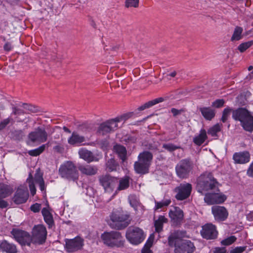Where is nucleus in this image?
<instances>
[{"instance_id": "f257e3e1", "label": "nucleus", "mask_w": 253, "mask_h": 253, "mask_svg": "<svg viewBox=\"0 0 253 253\" xmlns=\"http://www.w3.org/2000/svg\"><path fill=\"white\" fill-rule=\"evenodd\" d=\"M218 182L211 173L205 172L199 177L197 185L198 192L204 195L210 190L219 191Z\"/></svg>"}, {"instance_id": "f03ea898", "label": "nucleus", "mask_w": 253, "mask_h": 253, "mask_svg": "<svg viewBox=\"0 0 253 253\" xmlns=\"http://www.w3.org/2000/svg\"><path fill=\"white\" fill-rule=\"evenodd\" d=\"M109 226L112 229L123 230L130 224L129 214L121 211H113L110 215Z\"/></svg>"}, {"instance_id": "7ed1b4c3", "label": "nucleus", "mask_w": 253, "mask_h": 253, "mask_svg": "<svg viewBox=\"0 0 253 253\" xmlns=\"http://www.w3.org/2000/svg\"><path fill=\"white\" fill-rule=\"evenodd\" d=\"M232 118L241 122L244 129L248 131H253V115L245 108H239L232 112Z\"/></svg>"}, {"instance_id": "20e7f679", "label": "nucleus", "mask_w": 253, "mask_h": 253, "mask_svg": "<svg viewBox=\"0 0 253 253\" xmlns=\"http://www.w3.org/2000/svg\"><path fill=\"white\" fill-rule=\"evenodd\" d=\"M138 160L134 165V170L136 173L144 174L148 173L151 162L153 159L152 154L148 151H144L139 154Z\"/></svg>"}, {"instance_id": "39448f33", "label": "nucleus", "mask_w": 253, "mask_h": 253, "mask_svg": "<svg viewBox=\"0 0 253 253\" xmlns=\"http://www.w3.org/2000/svg\"><path fill=\"white\" fill-rule=\"evenodd\" d=\"M101 238L104 244L111 248L121 247L124 245L121 233L118 231L104 232Z\"/></svg>"}, {"instance_id": "423d86ee", "label": "nucleus", "mask_w": 253, "mask_h": 253, "mask_svg": "<svg viewBox=\"0 0 253 253\" xmlns=\"http://www.w3.org/2000/svg\"><path fill=\"white\" fill-rule=\"evenodd\" d=\"M60 176L69 180H75L78 178L79 173L75 165L67 161L61 165L59 169Z\"/></svg>"}, {"instance_id": "0eeeda50", "label": "nucleus", "mask_w": 253, "mask_h": 253, "mask_svg": "<svg viewBox=\"0 0 253 253\" xmlns=\"http://www.w3.org/2000/svg\"><path fill=\"white\" fill-rule=\"evenodd\" d=\"M126 237L131 244L135 245L141 243L145 238L143 231L135 226H130L127 229Z\"/></svg>"}, {"instance_id": "6e6552de", "label": "nucleus", "mask_w": 253, "mask_h": 253, "mask_svg": "<svg viewBox=\"0 0 253 253\" xmlns=\"http://www.w3.org/2000/svg\"><path fill=\"white\" fill-rule=\"evenodd\" d=\"M47 236L45 227L41 224L35 225L32 231L31 242L35 244L42 245L45 243Z\"/></svg>"}, {"instance_id": "1a4fd4ad", "label": "nucleus", "mask_w": 253, "mask_h": 253, "mask_svg": "<svg viewBox=\"0 0 253 253\" xmlns=\"http://www.w3.org/2000/svg\"><path fill=\"white\" fill-rule=\"evenodd\" d=\"M192 169L193 163L188 159L181 160L175 168L177 175L181 178H187Z\"/></svg>"}, {"instance_id": "9d476101", "label": "nucleus", "mask_w": 253, "mask_h": 253, "mask_svg": "<svg viewBox=\"0 0 253 253\" xmlns=\"http://www.w3.org/2000/svg\"><path fill=\"white\" fill-rule=\"evenodd\" d=\"M100 184L103 187L105 192L112 193L118 183V179L109 174H103L98 178Z\"/></svg>"}, {"instance_id": "9b49d317", "label": "nucleus", "mask_w": 253, "mask_h": 253, "mask_svg": "<svg viewBox=\"0 0 253 253\" xmlns=\"http://www.w3.org/2000/svg\"><path fill=\"white\" fill-rule=\"evenodd\" d=\"M200 234L202 238L205 239L214 240L217 238L218 233L216 226L209 223L202 226Z\"/></svg>"}, {"instance_id": "f8f14e48", "label": "nucleus", "mask_w": 253, "mask_h": 253, "mask_svg": "<svg viewBox=\"0 0 253 253\" xmlns=\"http://www.w3.org/2000/svg\"><path fill=\"white\" fill-rule=\"evenodd\" d=\"M28 137L32 142L43 143L47 140L48 134L44 128L39 126L31 131Z\"/></svg>"}, {"instance_id": "ddd939ff", "label": "nucleus", "mask_w": 253, "mask_h": 253, "mask_svg": "<svg viewBox=\"0 0 253 253\" xmlns=\"http://www.w3.org/2000/svg\"><path fill=\"white\" fill-rule=\"evenodd\" d=\"M195 250L194 245L190 240L175 241V253H192Z\"/></svg>"}, {"instance_id": "4468645a", "label": "nucleus", "mask_w": 253, "mask_h": 253, "mask_svg": "<svg viewBox=\"0 0 253 253\" xmlns=\"http://www.w3.org/2000/svg\"><path fill=\"white\" fill-rule=\"evenodd\" d=\"M11 234L21 245L30 246L31 238L28 232L18 229H13L11 231Z\"/></svg>"}, {"instance_id": "2eb2a0df", "label": "nucleus", "mask_w": 253, "mask_h": 253, "mask_svg": "<svg viewBox=\"0 0 253 253\" xmlns=\"http://www.w3.org/2000/svg\"><path fill=\"white\" fill-rule=\"evenodd\" d=\"M34 181L38 183L41 191H44L45 188L44 180L42 177V175L37 173L35 174V179H33V176L31 173L29 175V177L27 179V182L29 184V186L31 194L34 196L36 192V189L34 184Z\"/></svg>"}, {"instance_id": "dca6fc26", "label": "nucleus", "mask_w": 253, "mask_h": 253, "mask_svg": "<svg viewBox=\"0 0 253 253\" xmlns=\"http://www.w3.org/2000/svg\"><path fill=\"white\" fill-rule=\"evenodd\" d=\"M174 98V96L172 93L169 95H166L164 97H161L149 101L146 103H145L143 105L140 106L138 110L139 111H142L146 108H148L149 107H152V106L156 105L158 103L165 101L168 102V105L170 106L173 104V100Z\"/></svg>"}, {"instance_id": "f3484780", "label": "nucleus", "mask_w": 253, "mask_h": 253, "mask_svg": "<svg viewBox=\"0 0 253 253\" xmlns=\"http://www.w3.org/2000/svg\"><path fill=\"white\" fill-rule=\"evenodd\" d=\"M213 193H206L204 197L205 202L209 205L223 203L226 199V197L218 193V191H213Z\"/></svg>"}, {"instance_id": "a211bd4d", "label": "nucleus", "mask_w": 253, "mask_h": 253, "mask_svg": "<svg viewBox=\"0 0 253 253\" xmlns=\"http://www.w3.org/2000/svg\"><path fill=\"white\" fill-rule=\"evenodd\" d=\"M118 127V124H117L114 119H113L101 123L99 125L97 132L99 134L104 135L114 131Z\"/></svg>"}, {"instance_id": "6ab92c4d", "label": "nucleus", "mask_w": 253, "mask_h": 253, "mask_svg": "<svg viewBox=\"0 0 253 253\" xmlns=\"http://www.w3.org/2000/svg\"><path fill=\"white\" fill-rule=\"evenodd\" d=\"M29 197V193L26 186H20L15 192L13 201L17 204L25 203Z\"/></svg>"}, {"instance_id": "aec40b11", "label": "nucleus", "mask_w": 253, "mask_h": 253, "mask_svg": "<svg viewBox=\"0 0 253 253\" xmlns=\"http://www.w3.org/2000/svg\"><path fill=\"white\" fill-rule=\"evenodd\" d=\"M211 212L214 219L218 221L225 220L228 215V212L225 208L219 206H213L211 207Z\"/></svg>"}, {"instance_id": "412c9836", "label": "nucleus", "mask_w": 253, "mask_h": 253, "mask_svg": "<svg viewBox=\"0 0 253 253\" xmlns=\"http://www.w3.org/2000/svg\"><path fill=\"white\" fill-rule=\"evenodd\" d=\"M178 192L175 197L179 200L187 199L190 196L192 191V185L189 183L181 184L177 187Z\"/></svg>"}, {"instance_id": "4be33fe9", "label": "nucleus", "mask_w": 253, "mask_h": 253, "mask_svg": "<svg viewBox=\"0 0 253 253\" xmlns=\"http://www.w3.org/2000/svg\"><path fill=\"white\" fill-rule=\"evenodd\" d=\"M83 246V240L81 238L68 240L66 242V249L68 252H74L81 249Z\"/></svg>"}, {"instance_id": "5701e85b", "label": "nucleus", "mask_w": 253, "mask_h": 253, "mask_svg": "<svg viewBox=\"0 0 253 253\" xmlns=\"http://www.w3.org/2000/svg\"><path fill=\"white\" fill-rule=\"evenodd\" d=\"M233 159L236 164H246L250 160V154L247 151L236 152L233 155Z\"/></svg>"}, {"instance_id": "b1692460", "label": "nucleus", "mask_w": 253, "mask_h": 253, "mask_svg": "<svg viewBox=\"0 0 253 253\" xmlns=\"http://www.w3.org/2000/svg\"><path fill=\"white\" fill-rule=\"evenodd\" d=\"M79 155L80 157L87 163H90L93 161L97 162L98 159L94 155V154L90 151L85 149L82 148L79 151Z\"/></svg>"}, {"instance_id": "393cba45", "label": "nucleus", "mask_w": 253, "mask_h": 253, "mask_svg": "<svg viewBox=\"0 0 253 253\" xmlns=\"http://www.w3.org/2000/svg\"><path fill=\"white\" fill-rule=\"evenodd\" d=\"M78 169L83 174L88 176L94 175L96 174L98 171L97 167L93 165H80Z\"/></svg>"}, {"instance_id": "a878e982", "label": "nucleus", "mask_w": 253, "mask_h": 253, "mask_svg": "<svg viewBox=\"0 0 253 253\" xmlns=\"http://www.w3.org/2000/svg\"><path fill=\"white\" fill-rule=\"evenodd\" d=\"M0 251L6 253H17V250L16 246L9 243L6 240H3L0 243Z\"/></svg>"}, {"instance_id": "bb28decb", "label": "nucleus", "mask_w": 253, "mask_h": 253, "mask_svg": "<svg viewBox=\"0 0 253 253\" xmlns=\"http://www.w3.org/2000/svg\"><path fill=\"white\" fill-rule=\"evenodd\" d=\"M203 117L208 121L211 120L215 115V110L211 107H203L199 109Z\"/></svg>"}, {"instance_id": "cd10ccee", "label": "nucleus", "mask_w": 253, "mask_h": 253, "mask_svg": "<svg viewBox=\"0 0 253 253\" xmlns=\"http://www.w3.org/2000/svg\"><path fill=\"white\" fill-rule=\"evenodd\" d=\"M113 151L123 162L126 160L127 151L125 147L120 144H116L113 147Z\"/></svg>"}, {"instance_id": "c85d7f7f", "label": "nucleus", "mask_w": 253, "mask_h": 253, "mask_svg": "<svg viewBox=\"0 0 253 253\" xmlns=\"http://www.w3.org/2000/svg\"><path fill=\"white\" fill-rule=\"evenodd\" d=\"M84 141H85L84 137L80 135L75 132H73L72 135L68 139V143L72 145H79Z\"/></svg>"}, {"instance_id": "c756f323", "label": "nucleus", "mask_w": 253, "mask_h": 253, "mask_svg": "<svg viewBox=\"0 0 253 253\" xmlns=\"http://www.w3.org/2000/svg\"><path fill=\"white\" fill-rule=\"evenodd\" d=\"M207 138V132L204 129L200 131L199 134L193 138L194 143L197 145H201Z\"/></svg>"}, {"instance_id": "7c9ffc66", "label": "nucleus", "mask_w": 253, "mask_h": 253, "mask_svg": "<svg viewBox=\"0 0 253 253\" xmlns=\"http://www.w3.org/2000/svg\"><path fill=\"white\" fill-rule=\"evenodd\" d=\"M184 222V213L178 207H175V226L181 225Z\"/></svg>"}, {"instance_id": "2f4dec72", "label": "nucleus", "mask_w": 253, "mask_h": 253, "mask_svg": "<svg viewBox=\"0 0 253 253\" xmlns=\"http://www.w3.org/2000/svg\"><path fill=\"white\" fill-rule=\"evenodd\" d=\"M45 222L48 225L49 228L52 227L53 224L52 215L49 211L46 208H43L42 211Z\"/></svg>"}, {"instance_id": "473e14b6", "label": "nucleus", "mask_w": 253, "mask_h": 253, "mask_svg": "<svg viewBox=\"0 0 253 253\" xmlns=\"http://www.w3.org/2000/svg\"><path fill=\"white\" fill-rule=\"evenodd\" d=\"M12 189L8 186L0 183V198H4L10 195Z\"/></svg>"}, {"instance_id": "72a5a7b5", "label": "nucleus", "mask_w": 253, "mask_h": 253, "mask_svg": "<svg viewBox=\"0 0 253 253\" xmlns=\"http://www.w3.org/2000/svg\"><path fill=\"white\" fill-rule=\"evenodd\" d=\"M243 31V29L242 27L239 26H236L234 30L233 34L231 38V41L232 42L233 41H238L242 39V33Z\"/></svg>"}, {"instance_id": "f704fd0d", "label": "nucleus", "mask_w": 253, "mask_h": 253, "mask_svg": "<svg viewBox=\"0 0 253 253\" xmlns=\"http://www.w3.org/2000/svg\"><path fill=\"white\" fill-rule=\"evenodd\" d=\"M118 167V163L113 158L109 159L106 164V169L110 172L116 170Z\"/></svg>"}, {"instance_id": "c9c22d12", "label": "nucleus", "mask_w": 253, "mask_h": 253, "mask_svg": "<svg viewBox=\"0 0 253 253\" xmlns=\"http://www.w3.org/2000/svg\"><path fill=\"white\" fill-rule=\"evenodd\" d=\"M167 219L163 216H159V218L155 221L154 226L156 232L159 233L162 231L163 223L166 222Z\"/></svg>"}, {"instance_id": "e433bc0d", "label": "nucleus", "mask_w": 253, "mask_h": 253, "mask_svg": "<svg viewBox=\"0 0 253 253\" xmlns=\"http://www.w3.org/2000/svg\"><path fill=\"white\" fill-rule=\"evenodd\" d=\"M221 125L216 124L210 127L208 130V133L212 136H217V133L221 130Z\"/></svg>"}, {"instance_id": "4c0bfd02", "label": "nucleus", "mask_w": 253, "mask_h": 253, "mask_svg": "<svg viewBox=\"0 0 253 253\" xmlns=\"http://www.w3.org/2000/svg\"><path fill=\"white\" fill-rule=\"evenodd\" d=\"M133 115L132 112H129L126 114H124L120 116L114 118V120L118 124L119 123L123 122H125L127 119L131 118Z\"/></svg>"}, {"instance_id": "58836bf2", "label": "nucleus", "mask_w": 253, "mask_h": 253, "mask_svg": "<svg viewBox=\"0 0 253 253\" xmlns=\"http://www.w3.org/2000/svg\"><path fill=\"white\" fill-rule=\"evenodd\" d=\"M129 185V178L127 177L120 180L119 185L118 187V190H122L127 188Z\"/></svg>"}, {"instance_id": "ea45409f", "label": "nucleus", "mask_w": 253, "mask_h": 253, "mask_svg": "<svg viewBox=\"0 0 253 253\" xmlns=\"http://www.w3.org/2000/svg\"><path fill=\"white\" fill-rule=\"evenodd\" d=\"M253 45V41H251L247 42H243L240 44L238 47V49L241 52H243L246 51L248 48Z\"/></svg>"}, {"instance_id": "a19ab883", "label": "nucleus", "mask_w": 253, "mask_h": 253, "mask_svg": "<svg viewBox=\"0 0 253 253\" xmlns=\"http://www.w3.org/2000/svg\"><path fill=\"white\" fill-rule=\"evenodd\" d=\"M44 149L45 145H42L37 149L29 151L28 154L32 156H37L41 154L44 151Z\"/></svg>"}, {"instance_id": "79ce46f5", "label": "nucleus", "mask_w": 253, "mask_h": 253, "mask_svg": "<svg viewBox=\"0 0 253 253\" xmlns=\"http://www.w3.org/2000/svg\"><path fill=\"white\" fill-rule=\"evenodd\" d=\"M189 235L187 234V232L184 230H177L175 231V241L177 239H182L184 238H189Z\"/></svg>"}, {"instance_id": "37998d69", "label": "nucleus", "mask_w": 253, "mask_h": 253, "mask_svg": "<svg viewBox=\"0 0 253 253\" xmlns=\"http://www.w3.org/2000/svg\"><path fill=\"white\" fill-rule=\"evenodd\" d=\"M237 238L234 236H231L221 242V244L224 246H229L236 241Z\"/></svg>"}, {"instance_id": "c03bdc74", "label": "nucleus", "mask_w": 253, "mask_h": 253, "mask_svg": "<svg viewBox=\"0 0 253 253\" xmlns=\"http://www.w3.org/2000/svg\"><path fill=\"white\" fill-rule=\"evenodd\" d=\"M139 0H126L125 6L129 7H137L139 5Z\"/></svg>"}, {"instance_id": "a18cd8bd", "label": "nucleus", "mask_w": 253, "mask_h": 253, "mask_svg": "<svg viewBox=\"0 0 253 253\" xmlns=\"http://www.w3.org/2000/svg\"><path fill=\"white\" fill-rule=\"evenodd\" d=\"M231 111L232 109L229 107L226 108L224 109L222 112V116L221 119V121L223 123H225L226 122L230 115Z\"/></svg>"}, {"instance_id": "49530a36", "label": "nucleus", "mask_w": 253, "mask_h": 253, "mask_svg": "<svg viewBox=\"0 0 253 253\" xmlns=\"http://www.w3.org/2000/svg\"><path fill=\"white\" fill-rule=\"evenodd\" d=\"M170 202L171 201L169 199H167L160 202L155 201V210H158L164 206H168L170 203Z\"/></svg>"}, {"instance_id": "de8ad7c7", "label": "nucleus", "mask_w": 253, "mask_h": 253, "mask_svg": "<svg viewBox=\"0 0 253 253\" xmlns=\"http://www.w3.org/2000/svg\"><path fill=\"white\" fill-rule=\"evenodd\" d=\"M246 249H247L246 246L236 247L232 249L230 251V253H242L246 250Z\"/></svg>"}, {"instance_id": "09e8293b", "label": "nucleus", "mask_w": 253, "mask_h": 253, "mask_svg": "<svg viewBox=\"0 0 253 253\" xmlns=\"http://www.w3.org/2000/svg\"><path fill=\"white\" fill-rule=\"evenodd\" d=\"M224 103L223 99H217L212 103V106L218 108L223 106Z\"/></svg>"}, {"instance_id": "8fccbe9b", "label": "nucleus", "mask_w": 253, "mask_h": 253, "mask_svg": "<svg viewBox=\"0 0 253 253\" xmlns=\"http://www.w3.org/2000/svg\"><path fill=\"white\" fill-rule=\"evenodd\" d=\"M12 120L10 118L3 120L0 123V130L3 129Z\"/></svg>"}, {"instance_id": "3c124183", "label": "nucleus", "mask_w": 253, "mask_h": 253, "mask_svg": "<svg viewBox=\"0 0 253 253\" xmlns=\"http://www.w3.org/2000/svg\"><path fill=\"white\" fill-rule=\"evenodd\" d=\"M14 136L17 139H21L24 136V132L22 130H17L13 132Z\"/></svg>"}, {"instance_id": "603ef678", "label": "nucleus", "mask_w": 253, "mask_h": 253, "mask_svg": "<svg viewBox=\"0 0 253 253\" xmlns=\"http://www.w3.org/2000/svg\"><path fill=\"white\" fill-rule=\"evenodd\" d=\"M163 147L169 152H172L174 151V145L172 144H164Z\"/></svg>"}, {"instance_id": "864d4df0", "label": "nucleus", "mask_w": 253, "mask_h": 253, "mask_svg": "<svg viewBox=\"0 0 253 253\" xmlns=\"http://www.w3.org/2000/svg\"><path fill=\"white\" fill-rule=\"evenodd\" d=\"M24 107L25 109H27L28 110H29V111H30L32 113H36L38 111V109L37 108H36L35 107H34L31 105L25 104H24Z\"/></svg>"}, {"instance_id": "5fc2aeb1", "label": "nucleus", "mask_w": 253, "mask_h": 253, "mask_svg": "<svg viewBox=\"0 0 253 253\" xmlns=\"http://www.w3.org/2000/svg\"><path fill=\"white\" fill-rule=\"evenodd\" d=\"M41 206L40 204L38 203H36L35 204H33L31 206V210L33 211L34 212H39L41 209Z\"/></svg>"}, {"instance_id": "6e6d98bb", "label": "nucleus", "mask_w": 253, "mask_h": 253, "mask_svg": "<svg viewBox=\"0 0 253 253\" xmlns=\"http://www.w3.org/2000/svg\"><path fill=\"white\" fill-rule=\"evenodd\" d=\"M55 143L57 144V145L53 147V150L58 153H62L64 150V147L61 144L56 142Z\"/></svg>"}, {"instance_id": "4d7b16f0", "label": "nucleus", "mask_w": 253, "mask_h": 253, "mask_svg": "<svg viewBox=\"0 0 253 253\" xmlns=\"http://www.w3.org/2000/svg\"><path fill=\"white\" fill-rule=\"evenodd\" d=\"M247 174L251 177H253V162L250 164L247 171Z\"/></svg>"}, {"instance_id": "13d9d810", "label": "nucleus", "mask_w": 253, "mask_h": 253, "mask_svg": "<svg viewBox=\"0 0 253 253\" xmlns=\"http://www.w3.org/2000/svg\"><path fill=\"white\" fill-rule=\"evenodd\" d=\"M137 138L134 136H127V138L125 140L128 142L135 143L136 141Z\"/></svg>"}, {"instance_id": "bf43d9fd", "label": "nucleus", "mask_w": 253, "mask_h": 253, "mask_svg": "<svg viewBox=\"0 0 253 253\" xmlns=\"http://www.w3.org/2000/svg\"><path fill=\"white\" fill-rule=\"evenodd\" d=\"M214 253H227V252L224 248H217L215 249Z\"/></svg>"}, {"instance_id": "052dcab7", "label": "nucleus", "mask_w": 253, "mask_h": 253, "mask_svg": "<svg viewBox=\"0 0 253 253\" xmlns=\"http://www.w3.org/2000/svg\"><path fill=\"white\" fill-rule=\"evenodd\" d=\"M13 113L14 115H21L22 114H23L24 112H23V110H22L20 109L14 107L13 108Z\"/></svg>"}, {"instance_id": "680f3d73", "label": "nucleus", "mask_w": 253, "mask_h": 253, "mask_svg": "<svg viewBox=\"0 0 253 253\" xmlns=\"http://www.w3.org/2000/svg\"><path fill=\"white\" fill-rule=\"evenodd\" d=\"M141 253H152L150 250V247L145 245L141 250Z\"/></svg>"}, {"instance_id": "e2e57ef3", "label": "nucleus", "mask_w": 253, "mask_h": 253, "mask_svg": "<svg viewBox=\"0 0 253 253\" xmlns=\"http://www.w3.org/2000/svg\"><path fill=\"white\" fill-rule=\"evenodd\" d=\"M12 47H13L11 43L9 42H6L3 46L4 50L7 51L11 50Z\"/></svg>"}, {"instance_id": "0e129e2a", "label": "nucleus", "mask_w": 253, "mask_h": 253, "mask_svg": "<svg viewBox=\"0 0 253 253\" xmlns=\"http://www.w3.org/2000/svg\"><path fill=\"white\" fill-rule=\"evenodd\" d=\"M174 244V237L172 235H171L169 237V246L172 247Z\"/></svg>"}, {"instance_id": "69168bd1", "label": "nucleus", "mask_w": 253, "mask_h": 253, "mask_svg": "<svg viewBox=\"0 0 253 253\" xmlns=\"http://www.w3.org/2000/svg\"><path fill=\"white\" fill-rule=\"evenodd\" d=\"M158 143H155L153 145L151 143H149L148 148L151 150H156L158 149Z\"/></svg>"}, {"instance_id": "338daca9", "label": "nucleus", "mask_w": 253, "mask_h": 253, "mask_svg": "<svg viewBox=\"0 0 253 253\" xmlns=\"http://www.w3.org/2000/svg\"><path fill=\"white\" fill-rule=\"evenodd\" d=\"M8 204L4 200L0 199V208H4L7 206Z\"/></svg>"}, {"instance_id": "774afa93", "label": "nucleus", "mask_w": 253, "mask_h": 253, "mask_svg": "<svg viewBox=\"0 0 253 253\" xmlns=\"http://www.w3.org/2000/svg\"><path fill=\"white\" fill-rule=\"evenodd\" d=\"M247 219L250 221L253 220V211H250L247 214Z\"/></svg>"}]
</instances>
